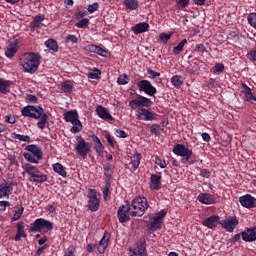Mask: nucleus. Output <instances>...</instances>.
<instances>
[{"mask_svg": "<svg viewBox=\"0 0 256 256\" xmlns=\"http://www.w3.org/2000/svg\"><path fill=\"white\" fill-rule=\"evenodd\" d=\"M173 33L167 34V33H160L159 40L164 43V45H167L169 43V40L171 39Z\"/></svg>", "mask_w": 256, "mask_h": 256, "instance_id": "nucleus-45", "label": "nucleus"}, {"mask_svg": "<svg viewBox=\"0 0 256 256\" xmlns=\"http://www.w3.org/2000/svg\"><path fill=\"white\" fill-rule=\"evenodd\" d=\"M242 89L244 96L246 98V101H255V96L253 95V92L251 91V88L247 86V84H242Z\"/></svg>", "mask_w": 256, "mask_h": 256, "instance_id": "nucleus-33", "label": "nucleus"}, {"mask_svg": "<svg viewBox=\"0 0 256 256\" xmlns=\"http://www.w3.org/2000/svg\"><path fill=\"white\" fill-rule=\"evenodd\" d=\"M96 113L100 119H104L105 121H115V118L109 113V110L101 105L96 107Z\"/></svg>", "mask_w": 256, "mask_h": 256, "instance_id": "nucleus-23", "label": "nucleus"}, {"mask_svg": "<svg viewBox=\"0 0 256 256\" xmlns=\"http://www.w3.org/2000/svg\"><path fill=\"white\" fill-rule=\"evenodd\" d=\"M26 151L23 153V157L28 163H39L41 159H43V150H41V147L30 144L25 148Z\"/></svg>", "mask_w": 256, "mask_h": 256, "instance_id": "nucleus-6", "label": "nucleus"}, {"mask_svg": "<svg viewBox=\"0 0 256 256\" xmlns=\"http://www.w3.org/2000/svg\"><path fill=\"white\" fill-rule=\"evenodd\" d=\"M99 46L95 45V44H88L85 47V51H88V53H97V48Z\"/></svg>", "mask_w": 256, "mask_h": 256, "instance_id": "nucleus-58", "label": "nucleus"}, {"mask_svg": "<svg viewBox=\"0 0 256 256\" xmlns=\"http://www.w3.org/2000/svg\"><path fill=\"white\" fill-rule=\"evenodd\" d=\"M75 25L78 29H85V28L89 27V19L88 18H82Z\"/></svg>", "mask_w": 256, "mask_h": 256, "instance_id": "nucleus-43", "label": "nucleus"}, {"mask_svg": "<svg viewBox=\"0 0 256 256\" xmlns=\"http://www.w3.org/2000/svg\"><path fill=\"white\" fill-rule=\"evenodd\" d=\"M96 55H100V57H108L109 52L101 48V46H98V48H96Z\"/></svg>", "mask_w": 256, "mask_h": 256, "instance_id": "nucleus-56", "label": "nucleus"}, {"mask_svg": "<svg viewBox=\"0 0 256 256\" xmlns=\"http://www.w3.org/2000/svg\"><path fill=\"white\" fill-rule=\"evenodd\" d=\"M117 83L118 85H127V83H129V76H127V74L120 75Z\"/></svg>", "mask_w": 256, "mask_h": 256, "instance_id": "nucleus-46", "label": "nucleus"}, {"mask_svg": "<svg viewBox=\"0 0 256 256\" xmlns=\"http://www.w3.org/2000/svg\"><path fill=\"white\" fill-rule=\"evenodd\" d=\"M116 137H119L120 139H127L128 135L125 130L118 129L115 131Z\"/></svg>", "mask_w": 256, "mask_h": 256, "instance_id": "nucleus-59", "label": "nucleus"}, {"mask_svg": "<svg viewBox=\"0 0 256 256\" xmlns=\"http://www.w3.org/2000/svg\"><path fill=\"white\" fill-rule=\"evenodd\" d=\"M16 229L17 232L14 237V241H21L22 237H27V233L25 232V223L23 221L17 223Z\"/></svg>", "mask_w": 256, "mask_h": 256, "instance_id": "nucleus-27", "label": "nucleus"}, {"mask_svg": "<svg viewBox=\"0 0 256 256\" xmlns=\"http://www.w3.org/2000/svg\"><path fill=\"white\" fill-rule=\"evenodd\" d=\"M174 155H177V157H182L181 163H189L191 161V157L193 156V150L187 148L183 144H176L172 150Z\"/></svg>", "mask_w": 256, "mask_h": 256, "instance_id": "nucleus-9", "label": "nucleus"}, {"mask_svg": "<svg viewBox=\"0 0 256 256\" xmlns=\"http://www.w3.org/2000/svg\"><path fill=\"white\" fill-rule=\"evenodd\" d=\"M23 211H25V208L23 206L19 207L13 217H12V221H19V219H21V216L23 215Z\"/></svg>", "mask_w": 256, "mask_h": 256, "instance_id": "nucleus-44", "label": "nucleus"}, {"mask_svg": "<svg viewBox=\"0 0 256 256\" xmlns=\"http://www.w3.org/2000/svg\"><path fill=\"white\" fill-rule=\"evenodd\" d=\"M200 175L201 177H203L204 179H209V177H211V171H209L208 169H202L200 171Z\"/></svg>", "mask_w": 256, "mask_h": 256, "instance_id": "nucleus-62", "label": "nucleus"}, {"mask_svg": "<svg viewBox=\"0 0 256 256\" xmlns=\"http://www.w3.org/2000/svg\"><path fill=\"white\" fill-rule=\"evenodd\" d=\"M66 43H79V38H77V36L73 35V34H69L66 37Z\"/></svg>", "mask_w": 256, "mask_h": 256, "instance_id": "nucleus-57", "label": "nucleus"}, {"mask_svg": "<svg viewBox=\"0 0 256 256\" xmlns=\"http://www.w3.org/2000/svg\"><path fill=\"white\" fill-rule=\"evenodd\" d=\"M29 233H49L53 231V224L45 218H38L30 224Z\"/></svg>", "mask_w": 256, "mask_h": 256, "instance_id": "nucleus-7", "label": "nucleus"}, {"mask_svg": "<svg viewBox=\"0 0 256 256\" xmlns=\"http://www.w3.org/2000/svg\"><path fill=\"white\" fill-rule=\"evenodd\" d=\"M20 65L24 73H37L39 65H41V54L36 52H26L20 57Z\"/></svg>", "mask_w": 256, "mask_h": 256, "instance_id": "nucleus-3", "label": "nucleus"}, {"mask_svg": "<svg viewBox=\"0 0 256 256\" xmlns=\"http://www.w3.org/2000/svg\"><path fill=\"white\" fill-rule=\"evenodd\" d=\"M110 239H111V233H109L108 231H105L97 247V251L98 253H100V255H103L107 247H109Z\"/></svg>", "mask_w": 256, "mask_h": 256, "instance_id": "nucleus-21", "label": "nucleus"}, {"mask_svg": "<svg viewBox=\"0 0 256 256\" xmlns=\"http://www.w3.org/2000/svg\"><path fill=\"white\" fill-rule=\"evenodd\" d=\"M153 105V102L150 98H147L143 95H137L136 99H132L129 101V107L133 111L138 109L136 117L140 121H157V117L159 115L149 109H146L144 107H151Z\"/></svg>", "mask_w": 256, "mask_h": 256, "instance_id": "nucleus-1", "label": "nucleus"}, {"mask_svg": "<svg viewBox=\"0 0 256 256\" xmlns=\"http://www.w3.org/2000/svg\"><path fill=\"white\" fill-rule=\"evenodd\" d=\"M202 225L203 227H207V229H217V225H221V217H219V215L206 217L202 221Z\"/></svg>", "mask_w": 256, "mask_h": 256, "instance_id": "nucleus-17", "label": "nucleus"}, {"mask_svg": "<svg viewBox=\"0 0 256 256\" xmlns=\"http://www.w3.org/2000/svg\"><path fill=\"white\" fill-rule=\"evenodd\" d=\"M18 49H19V41L18 40H14L13 42H10L5 50L6 57H8V59H11V57H15Z\"/></svg>", "mask_w": 256, "mask_h": 256, "instance_id": "nucleus-25", "label": "nucleus"}, {"mask_svg": "<svg viewBox=\"0 0 256 256\" xmlns=\"http://www.w3.org/2000/svg\"><path fill=\"white\" fill-rule=\"evenodd\" d=\"M220 225L223 229L228 231V233H233V231H235V229L237 228V225H239V220L235 216H233L229 219L221 221Z\"/></svg>", "mask_w": 256, "mask_h": 256, "instance_id": "nucleus-16", "label": "nucleus"}, {"mask_svg": "<svg viewBox=\"0 0 256 256\" xmlns=\"http://www.w3.org/2000/svg\"><path fill=\"white\" fill-rule=\"evenodd\" d=\"M239 203L245 209H255L256 207V198L253 197L251 194H246L239 198Z\"/></svg>", "mask_w": 256, "mask_h": 256, "instance_id": "nucleus-18", "label": "nucleus"}, {"mask_svg": "<svg viewBox=\"0 0 256 256\" xmlns=\"http://www.w3.org/2000/svg\"><path fill=\"white\" fill-rule=\"evenodd\" d=\"M159 131H161V125L152 124L150 126V132L152 133V135H159Z\"/></svg>", "mask_w": 256, "mask_h": 256, "instance_id": "nucleus-53", "label": "nucleus"}, {"mask_svg": "<svg viewBox=\"0 0 256 256\" xmlns=\"http://www.w3.org/2000/svg\"><path fill=\"white\" fill-rule=\"evenodd\" d=\"M197 200L199 203H202V205H215V203H217V198L210 193H200Z\"/></svg>", "mask_w": 256, "mask_h": 256, "instance_id": "nucleus-22", "label": "nucleus"}, {"mask_svg": "<svg viewBox=\"0 0 256 256\" xmlns=\"http://www.w3.org/2000/svg\"><path fill=\"white\" fill-rule=\"evenodd\" d=\"M52 169L54 173H57L60 177H63V179H67V170H65V166H63V164L57 162L52 165Z\"/></svg>", "mask_w": 256, "mask_h": 256, "instance_id": "nucleus-30", "label": "nucleus"}, {"mask_svg": "<svg viewBox=\"0 0 256 256\" xmlns=\"http://www.w3.org/2000/svg\"><path fill=\"white\" fill-rule=\"evenodd\" d=\"M138 90L140 92L146 93V95H149V97H155L157 93V88L153 86L151 81L149 80H139L136 83Z\"/></svg>", "mask_w": 256, "mask_h": 256, "instance_id": "nucleus-11", "label": "nucleus"}, {"mask_svg": "<svg viewBox=\"0 0 256 256\" xmlns=\"http://www.w3.org/2000/svg\"><path fill=\"white\" fill-rule=\"evenodd\" d=\"M117 217L119 223H128V221H131V208L129 207V200L125 201V205L119 206Z\"/></svg>", "mask_w": 256, "mask_h": 256, "instance_id": "nucleus-12", "label": "nucleus"}, {"mask_svg": "<svg viewBox=\"0 0 256 256\" xmlns=\"http://www.w3.org/2000/svg\"><path fill=\"white\" fill-rule=\"evenodd\" d=\"M21 115L23 117H29L30 119H40L37 122V127L38 129H45L47 127V123L49 121V115L44 112L43 107L41 106H33V105H28L25 106L21 110Z\"/></svg>", "mask_w": 256, "mask_h": 256, "instance_id": "nucleus-2", "label": "nucleus"}, {"mask_svg": "<svg viewBox=\"0 0 256 256\" xmlns=\"http://www.w3.org/2000/svg\"><path fill=\"white\" fill-rule=\"evenodd\" d=\"M242 235L241 232L238 234H235L232 238L228 240V243H231V245H235V243L241 241Z\"/></svg>", "mask_w": 256, "mask_h": 256, "instance_id": "nucleus-54", "label": "nucleus"}, {"mask_svg": "<svg viewBox=\"0 0 256 256\" xmlns=\"http://www.w3.org/2000/svg\"><path fill=\"white\" fill-rule=\"evenodd\" d=\"M134 35H141V33H147L149 31V24L146 22H140L132 27Z\"/></svg>", "mask_w": 256, "mask_h": 256, "instance_id": "nucleus-28", "label": "nucleus"}, {"mask_svg": "<svg viewBox=\"0 0 256 256\" xmlns=\"http://www.w3.org/2000/svg\"><path fill=\"white\" fill-rule=\"evenodd\" d=\"M171 83H172L173 87H175L176 89H181V86L183 85V76L174 75L171 78Z\"/></svg>", "mask_w": 256, "mask_h": 256, "instance_id": "nucleus-34", "label": "nucleus"}, {"mask_svg": "<svg viewBox=\"0 0 256 256\" xmlns=\"http://www.w3.org/2000/svg\"><path fill=\"white\" fill-rule=\"evenodd\" d=\"M128 207L131 210V217H143L149 209V202L143 196H136L131 202L128 201Z\"/></svg>", "mask_w": 256, "mask_h": 256, "instance_id": "nucleus-4", "label": "nucleus"}, {"mask_svg": "<svg viewBox=\"0 0 256 256\" xmlns=\"http://www.w3.org/2000/svg\"><path fill=\"white\" fill-rule=\"evenodd\" d=\"M225 71V64L223 63H217L213 68H212V73L214 75H219V73H223Z\"/></svg>", "mask_w": 256, "mask_h": 256, "instance_id": "nucleus-41", "label": "nucleus"}, {"mask_svg": "<svg viewBox=\"0 0 256 256\" xmlns=\"http://www.w3.org/2000/svg\"><path fill=\"white\" fill-rule=\"evenodd\" d=\"M76 141V153L79 155V157L85 159V157H87V155H89V152L91 151V144L89 142H86L85 138L82 136H76Z\"/></svg>", "mask_w": 256, "mask_h": 256, "instance_id": "nucleus-10", "label": "nucleus"}, {"mask_svg": "<svg viewBox=\"0 0 256 256\" xmlns=\"http://www.w3.org/2000/svg\"><path fill=\"white\" fill-rule=\"evenodd\" d=\"M242 241L245 243H253L256 241V226L251 228H246L244 231L241 232Z\"/></svg>", "mask_w": 256, "mask_h": 256, "instance_id": "nucleus-19", "label": "nucleus"}, {"mask_svg": "<svg viewBox=\"0 0 256 256\" xmlns=\"http://www.w3.org/2000/svg\"><path fill=\"white\" fill-rule=\"evenodd\" d=\"M23 169L27 175H29V181L35 183V185H39L41 183H45L48 177L47 174L43 173L37 166H33L32 164L26 163L23 166Z\"/></svg>", "mask_w": 256, "mask_h": 256, "instance_id": "nucleus-5", "label": "nucleus"}, {"mask_svg": "<svg viewBox=\"0 0 256 256\" xmlns=\"http://www.w3.org/2000/svg\"><path fill=\"white\" fill-rule=\"evenodd\" d=\"M47 249V244H44L43 246L39 247L35 253V256H41L43 255V251Z\"/></svg>", "mask_w": 256, "mask_h": 256, "instance_id": "nucleus-64", "label": "nucleus"}, {"mask_svg": "<svg viewBox=\"0 0 256 256\" xmlns=\"http://www.w3.org/2000/svg\"><path fill=\"white\" fill-rule=\"evenodd\" d=\"M12 85H13L12 81L0 78V93H2V95H7V93H11Z\"/></svg>", "mask_w": 256, "mask_h": 256, "instance_id": "nucleus-29", "label": "nucleus"}, {"mask_svg": "<svg viewBox=\"0 0 256 256\" xmlns=\"http://www.w3.org/2000/svg\"><path fill=\"white\" fill-rule=\"evenodd\" d=\"M161 179H162L161 174H159V175L152 174L150 176V189H151V191H160L161 185H162Z\"/></svg>", "mask_w": 256, "mask_h": 256, "instance_id": "nucleus-24", "label": "nucleus"}, {"mask_svg": "<svg viewBox=\"0 0 256 256\" xmlns=\"http://www.w3.org/2000/svg\"><path fill=\"white\" fill-rule=\"evenodd\" d=\"M94 151L97 153V155L101 156L103 155V151H105V146L102 142L95 144Z\"/></svg>", "mask_w": 256, "mask_h": 256, "instance_id": "nucleus-47", "label": "nucleus"}, {"mask_svg": "<svg viewBox=\"0 0 256 256\" xmlns=\"http://www.w3.org/2000/svg\"><path fill=\"white\" fill-rule=\"evenodd\" d=\"M105 138L107 140V143L110 145V147H115L117 144V141H115V138L111 136L110 133H106Z\"/></svg>", "mask_w": 256, "mask_h": 256, "instance_id": "nucleus-49", "label": "nucleus"}, {"mask_svg": "<svg viewBox=\"0 0 256 256\" xmlns=\"http://www.w3.org/2000/svg\"><path fill=\"white\" fill-rule=\"evenodd\" d=\"M99 9V3L95 2L93 4L88 5V12L89 13H95Z\"/></svg>", "mask_w": 256, "mask_h": 256, "instance_id": "nucleus-61", "label": "nucleus"}, {"mask_svg": "<svg viewBox=\"0 0 256 256\" xmlns=\"http://www.w3.org/2000/svg\"><path fill=\"white\" fill-rule=\"evenodd\" d=\"M61 87L64 93H73V81L66 80L62 83Z\"/></svg>", "mask_w": 256, "mask_h": 256, "instance_id": "nucleus-38", "label": "nucleus"}, {"mask_svg": "<svg viewBox=\"0 0 256 256\" xmlns=\"http://www.w3.org/2000/svg\"><path fill=\"white\" fill-rule=\"evenodd\" d=\"M194 52L201 53L203 55V53H207V47H205L204 44H196Z\"/></svg>", "mask_w": 256, "mask_h": 256, "instance_id": "nucleus-48", "label": "nucleus"}, {"mask_svg": "<svg viewBox=\"0 0 256 256\" xmlns=\"http://www.w3.org/2000/svg\"><path fill=\"white\" fill-rule=\"evenodd\" d=\"M13 193V182L0 178V199H9Z\"/></svg>", "mask_w": 256, "mask_h": 256, "instance_id": "nucleus-13", "label": "nucleus"}, {"mask_svg": "<svg viewBox=\"0 0 256 256\" xmlns=\"http://www.w3.org/2000/svg\"><path fill=\"white\" fill-rule=\"evenodd\" d=\"M162 225H163V222L159 218H156V216H154L151 219V221H149V223L146 225V227L149 231H159Z\"/></svg>", "mask_w": 256, "mask_h": 256, "instance_id": "nucleus-26", "label": "nucleus"}, {"mask_svg": "<svg viewBox=\"0 0 256 256\" xmlns=\"http://www.w3.org/2000/svg\"><path fill=\"white\" fill-rule=\"evenodd\" d=\"M45 47L47 49H50V51H54V53H57L59 51V44H57V40L50 38L44 42Z\"/></svg>", "mask_w": 256, "mask_h": 256, "instance_id": "nucleus-31", "label": "nucleus"}, {"mask_svg": "<svg viewBox=\"0 0 256 256\" xmlns=\"http://www.w3.org/2000/svg\"><path fill=\"white\" fill-rule=\"evenodd\" d=\"M99 75H101V70L95 68L93 72L88 74V79H99Z\"/></svg>", "mask_w": 256, "mask_h": 256, "instance_id": "nucleus-52", "label": "nucleus"}, {"mask_svg": "<svg viewBox=\"0 0 256 256\" xmlns=\"http://www.w3.org/2000/svg\"><path fill=\"white\" fill-rule=\"evenodd\" d=\"M154 163L156 165H159V167L161 169H165L167 167V162H165V160H162L161 158H159V156L155 157Z\"/></svg>", "mask_w": 256, "mask_h": 256, "instance_id": "nucleus-50", "label": "nucleus"}, {"mask_svg": "<svg viewBox=\"0 0 256 256\" xmlns=\"http://www.w3.org/2000/svg\"><path fill=\"white\" fill-rule=\"evenodd\" d=\"M88 199V209L93 212L99 211V203H101V201L97 198V190L89 189Z\"/></svg>", "mask_w": 256, "mask_h": 256, "instance_id": "nucleus-14", "label": "nucleus"}, {"mask_svg": "<svg viewBox=\"0 0 256 256\" xmlns=\"http://www.w3.org/2000/svg\"><path fill=\"white\" fill-rule=\"evenodd\" d=\"M43 21H45V16L43 14L34 16L33 20L29 24L30 33H35V31H39V29L45 27Z\"/></svg>", "mask_w": 256, "mask_h": 256, "instance_id": "nucleus-15", "label": "nucleus"}, {"mask_svg": "<svg viewBox=\"0 0 256 256\" xmlns=\"http://www.w3.org/2000/svg\"><path fill=\"white\" fill-rule=\"evenodd\" d=\"M103 169H104V175L106 177V181L111 182V179H113V169H111V164L106 163L103 166Z\"/></svg>", "mask_w": 256, "mask_h": 256, "instance_id": "nucleus-36", "label": "nucleus"}, {"mask_svg": "<svg viewBox=\"0 0 256 256\" xmlns=\"http://www.w3.org/2000/svg\"><path fill=\"white\" fill-rule=\"evenodd\" d=\"M191 0H175L177 9H185L189 7Z\"/></svg>", "mask_w": 256, "mask_h": 256, "instance_id": "nucleus-42", "label": "nucleus"}, {"mask_svg": "<svg viewBox=\"0 0 256 256\" xmlns=\"http://www.w3.org/2000/svg\"><path fill=\"white\" fill-rule=\"evenodd\" d=\"M64 256H75V248L73 246L67 248Z\"/></svg>", "mask_w": 256, "mask_h": 256, "instance_id": "nucleus-63", "label": "nucleus"}, {"mask_svg": "<svg viewBox=\"0 0 256 256\" xmlns=\"http://www.w3.org/2000/svg\"><path fill=\"white\" fill-rule=\"evenodd\" d=\"M64 121L73 124V127L70 129L72 133H81L83 131V124L79 120V113L76 110L66 111L64 113Z\"/></svg>", "mask_w": 256, "mask_h": 256, "instance_id": "nucleus-8", "label": "nucleus"}, {"mask_svg": "<svg viewBox=\"0 0 256 256\" xmlns=\"http://www.w3.org/2000/svg\"><path fill=\"white\" fill-rule=\"evenodd\" d=\"M187 45V39H183L177 46L173 48V55H179L183 51V48Z\"/></svg>", "mask_w": 256, "mask_h": 256, "instance_id": "nucleus-40", "label": "nucleus"}, {"mask_svg": "<svg viewBox=\"0 0 256 256\" xmlns=\"http://www.w3.org/2000/svg\"><path fill=\"white\" fill-rule=\"evenodd\" d=\"M111 182L109 180H105V187L102 190L104 201L109 200V195H111Z\"/></svg>", "mask_w": 256, "mask_h": 256, "instance_id": "nucleus-37", "label": "nucleus"}, {"mask_svg": "<svg viewBox=\"0 0 256 256\" xmlns=\"http://www.w3.org/2000/svg\"><path fill=\"white\" fill-rule=\"evenodd\" d=\"M131 163H132V172L137 171L139 169V165H141V154H135L131 158Z\"/></svg>", "mask_w": 256, "mask_h": 256, "instance_id": "nucleus-35", "label": "nucleus"}, {"mask_svg": "<svg viewBox=\"0 0 256 256\" xmlns=\"http://www.w3.org/2000/svg\"><path fill=\"white\" fill-rule=\"evenodd\" d=\"M145 239L140 240L139 243H136V247L130 249L131 256H147V248L145 247Z\"/></svg>", "mask_w": 256, "mask_h": 256, "instance_id": "nucleus-20", "label": "nucleus"}, {"mask_svg": "<svg viewBox=\"0 0 256 256\" xmlns=\"http://www.w3.org/2000/svg\"><path fill=\"white\" fill-rule=\"evenodd\" d=\"M124 6L129 11H137L139 9V1L138 0H124Z\"/></svg>", "mask_w": 256, "mask_h": 256, "instance_id": "nucleus-32", "label": "nucleus"}, {"mask_svg": "<svg viewBox=\"0 0 256 256\" xmlns=\"http://www.w3.org/2000/svg\"><path fill=\"white\" fill-rule=\"evenodd\" d=\"M147 73L150 79H157V77H161V73L155 72L153 69L148 68Z\"/></svg>", "mask_w": 256, "mask_h": 256, "instance_id": "nucleus-55", "label": "nucleus"}, {"mask_svg": "<svg viewBox=\"0 0 256 256\" xmlns=\"http://www.w3.org/2000/svg\"><path fill=\"white\" fill-rule=\"evenodd\" d=\"M12 139H18V141H24L25 143H31V137L29 135H21L16 132L12 133Z\"/></svg>", "mask_w": 256, "mask_h": 256, "instance_id": "nucleus-39", "label": "nucleus"}, {"mask_svg": "<svg viewBox=\"0 0 256 256\" xmlns=\"http://www.w3.org/2000/svg\"><path fill=\"white\" fill-rule=\"evenodd\" d=\"M17 121V119L15 118V116L9 114L7 116H5V123H10V125L15 124Z\"/></svg>", "mask_w": 256, "mask_h": 256, "instance_id": "nucleus-60", "label": "nucleus"}, {"mask_svg": "<svg viewBox=\"0 0 256 256\" xmlns=\"http://www.w3.org/2000/svg\"><path fill=\"white\" fill-rule=\"evenodd\" d=\"M26 103H37L39 98L35 96V94H26Z\"/></svg>", "mask_w": 256, "mask_h": 256, "instance_id": "nucleus-51", "label": "nucleus"}]
</instances>
